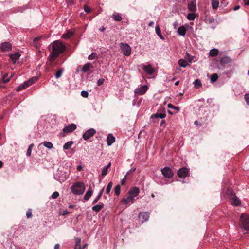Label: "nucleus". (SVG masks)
Returning <instances> with one entry per match:
<instances>
[{"label": "nucleus", "instance_id": "nucleus-64", "mask_svg": "<svg viewBox=\"0 0 249 249\" xmlns=\"http://www.w3.org/2000/svg\"><path fill=\"white\" fill-rule=\"evenodd\" d=\"M245 4L246 5H249V0H244Z\"/></svg>", "mask_w": 249, "mask_h": 249}, {"label": "nucleus", "instance_id": "nucleus-43", "mask_svg": "<svg viewBox=\"0 0 249 249\" xmlns=\"http://www.w3.org/2000/svg\"><path fill=\"white\" fill-rule=\"evenodd\" d=\"M33 146H34V144H31L28 147V148L27 149V153H26V155H27V156H30L31 155L32 149Z\"/></svg>", "mask_w": 249, "mask_h": 249}, {"label": "nucleus", "instance_id": "nucleus-6", "mask_svg": "<svg viewBox=\"0 0 249 249\" xmlns=\"http://www.w3.org/2000/svg\"><path fill=\"white\" fill-rule=\"evenodd\" d=\"M96 133V130L93 128H90L86 131L83 134V138L84 140H88L90 138L92 137Z\"/></svg>", "mask_w": 249, "mask_h": 249}, {"label": "nucleus", "instance_id": "nucleus-24", "mask_svg": "<svg viewBox=\"0 0 249 249\" xmlns=\"http://www.w3.org/2000/svg\"><path fill=\"white\" fill-rule=\"evenodd\" d=\"M219 53V51L218 49L214 48L210 50L209 52V55L212 57H215Z\"/></svg>", "mask_w": 249, "mask_h": 249}, {"label": "nucleus", "instance_id": "nucleus-20", "mask_svg": "<svg viewBox=\"0 0 249 249\" xmlns=\"http://www.w3.org/2000/svg\"><path fill=\"white\" fill-rule=\"evenodd\" d=\"M104 206L103 203L100 202L98 204L92 207V210L95 212H99Z\"/></svg>", "mask_w": 249, "mask_h": 249}, {"label": "nucleus", "instance_id": "nucleus-27", "mask_svg": "<svg viewBox=\"0 0 249 249\" xmlns=\"http://www.w3.org/2000/svg\"><path fill=\"white\" fill-rule=\"evenodd\" d=\"M111 162H109L106 167H105L102 170V176L103 177H104L106 176L108 172V169L111 166Z\"/></svg>", "mask_w": 249, "mask_h": 249}, {"label": "nucleus", "instance_id": "nucleus-46", "mask_svg": "<svg viewBox=\"0 0 249 249\" xmlns=\"http://www.w3.org/2000/svg\"><path fill=\"white\" fill-rule=\"evenodd\" d=\"M59 196V193L58 192L55 191V192H53V194L52 195V198L53 199H55L57 198Z\"/></svg>", "mask_w": 249, "mask_h": 249}, {"label": "nucleus", "instance_id": "nucleus-8", "mask_svg": "<svg viewBox=\"0 0 249 249\" xmlns=\"http://www.w3.org/2000/svg\"><path fill=\"white\" fill-rule=\"evenodd\" d=\"M189 173V170L187 168L183 167L180 168L178 171V175L179 177L184 178L187 177Z\"/></svg>", "mask_w": 249, "mask_h": 249}, {"label": "nucleus", "instance_id": "nucleus-59", "mask_svg": "<svg viewBox=\"0 0 249 249\" xmlns=\"http://www.w3.org/2000/svg\"><path fill=\"white\" fill-rule=\"evenodd\" d=\"M178 21H176L174 22L173 26L175 28H176L178 26Z\"/></svg>", "mask_w": 249, "mask_h": 249}, {"label": "nucleus", "instance_id": "nucleus-58", "mask_svg": "<svg viewBox=\"0 0 249 249\" xmlns=\"http://www.w3.org/2000/svg\"><path fill=\"white\" fill-rule=\"evenodd\" d=\"M66 2L69 4H73L74 2V0H66Z\"/></svg>", "mask_w": 249, "mask_h": 249}, {"label": "nucleus", "instance_id": "nucleus-49", "mask_svg": "<svg viewBox=\"0 0 249 249\" xmlns=\"http://www.w3.org/2000/svg\"><path fill=\"white\" fill-rule=\"evenodd\" d=\"M84 9L85 11L87 13H90L91 12L90 8L89 6H87V5H84Z\"/></svg>", "mask_w": 249, "mask_h": 249}, {"label": "nucleus", "instance_id": "nucleus-39", "mask_svg": "<svg viewBox=\"0 0 249 249\" xmlns=\"http://www.w3.org/2000/svg\"><path fill=\"white\" fill-rule=\"evenodd\" d=\"M194 84L195 85V87L196 88H199L201 86V81L199 79H196L194 82Z\"/></svg>", "mask_w": 249, "mask_h": 249}, {"label": "nucleus", "instance_id": "nucleus-61", "mask_svg": "<svg viewBox=\"0 0 249 249\" xmlns=\"http://www.w3.org/2000/svg\"><path fill=\"white\" fill-rule=\"evenodd\" d=\"M54 249H60V245L59 244H56L54 247Z\"/></svg>", "mask_w": 249, "mask_h": 249}, {"label": "nucleus", "instance_id": "nucleus-9", "mask_svg": "<svg viewBox=\"0 0 249 249\" xmlns=\"http://www.w3.org/2000/svg\"><path fill=\"white\" fill-rule=\"evenodd\" d=\"M149 218V213L148 212H141L139 213V218L142 223L147 221Z\"/></svg>", "mask_w": 249, "mask_h": 249}, {"label": "nucleus", "instance_id": "nucleus-53", "mask_svg": "<svg viewBox=\"0 0 249 249\" xmlns=\"http://www.w3.org/2000/svg\"><path fill=\"white\" fill-rule=\"evenodd\" d=\"M3 80L4 83H7L9 81L10 78L8 77V74H6L4 76Z\"/></svg>", "mask_w": 249, "mask_h": 249}, {"label": "nucleus", "instance_id": "nucleus-29", "mask_svg": "<svg viewBox=\"0 0 249 249\" xmlns=\"http://www.w3.org/2000/svg\"><path fill=\"white\" fill-rule=\"evenodd\" d=\"M74 249H81V238H76L75 239V245Z\"/></svg>", "mask_w": 249, "mask_h": 249}, {"label": "nucleus", "instance_id": "nucleus-52", "mask_svg": "<svg viewBox=\"0 0 249 249\" xmlns=\"http://www.w3.org/2000/svg\"><path fill=\"white\" fill-rule=\"evenodd\" d=\"M81 95L82 97L86 98L88 97L89 93L86 91H82L81 93Z\"/></svg>", "mask_w": 249, "mask_h": 249}, {"label": "nucleus", "instance_id": "nucleus-33", "mask_svg": "<svg viewBox=\"0 0 249 249\" xmlns=\"http://www.w3.org/2000/svg\"><path fill=\"white\" fill-rule=\"evenodd\" d=\"M178 64L181 67L185 68L188 65V63L184 59H181L178 60Z\"/></svg>", "mask_w": 249, "mask_h": 249}, {"label": "nucleus", "instance_id": "nucleus-35", "mask_svg": "<svg viewBox=\"0 0 249 249\" xmlns=\"http://www.w3.org/2000/svg\"><path fill=\"white\" fill-rule=\"evenodd\" d=\"M112 186H113V183L112 182H110L108 183V184H107V188L106 189V193L107 194H109V193L111 190Z\"/></svg>", "mask_w": 249, "mask_h": 249}, {"label": "nucleus", "instance_id": "nucleus-13", "mask_svg": "<svg viewBox=\"0 0 249 249\" xmlns=\"http://www.w3.org/2000/svg\"><path fill=\"white\" fill-rule=\"evenodd\" d=\"M148 87L146 85H144L140 87V88H137L135 90V93L139 95H143L144 94L146 91H147Z\"/></svg>", "mask_w": 249, "mask_h": 249}, {"label": "nucleus", "instance_id": "nucleus-7", "mask_svg": "<svg viewBox=\"0 0 249 249\" xmlns=\"http://www.w3.org/2000/svg\"><path fill=\"white\" fill-rule=\"evenodd\" d=\"M161 172L162 175L167 178H171L173 176V172L172 169L169 167H166L161 169Z\"/></svg>", "mask_w": 249, "mask_h": 249}, {"label": "nucleus", "instance_id": "nucleus-19", "mask_svg": "<svg viewBox=\"0 0 249 249\" xmlns=\"http://www.w3.org/2000/svg\"><path fill=\"white\" fill-rule=\"evenodd\" d=\"M93 65L89 62H88L85 65H84L82 69V71L83 72H86L88 71L90 69L93 68Z\"/></svg>", "mask_w": 249, "mask_h": 249}, {"label": "nucleus", "instance_id": "nucleus-48", "mask_svg": "<svg viewBox=\"0 0 249 249\" xmlns=\"http://www.w3.org/2000/svg\"><path fill=\"white\" fill-rule=\"evenodd\" d=\"M26 216L27 218H31L32 216V213L31 209H28L26 212Z\"/></svg>", "mask_w": 249, "mask_h": 249}, {"label": "nucleus", "instance_id": "nucleus-12", "mask_svg": "<svg viewBox=\"0 0 249 249\" xmlns=\"http://www.w3.org/2000/svg\"><path fill=\"white\" fill-rule=\"evenodd\" d=\"M76 125L74 124H71L68 126H65L63 128V132L64 133H71L76 129Z\"/></svg>", "mask_w": 249, "mask_h": 249}, {"label": "nucleus", "instance_id": "nucleus-2", "mask_svg": "<svg viewBox=\"0 0 249 249\" xmlns=\"http://www.w3.org/2000/svg\"><path fill=\"white\" fill-rule=\"evenodd\" d=\"M226 194L228 196L229 198L232 205L239 206L241 204L239 199L235 195V193L230 188L226 190Z\"/></svg>", "mask_w": 249, "mask_h": 249}, {"label": "nucleus", "instance_id": "nucleus-25", "mask_svg": "<svg viewBox=\"0 0 249 249\" xmlns=\"http://www.w3.org/2000/svg\"><path fill=\"white\" fill-rule=\"evenodd\" d=\"M186 30L184 26L179 27L178 29V33L181 36H184L186 34Z\"/></svg>", "mask_w": 249, "mask_h": 249}, {"label": "nucleus", "instance_id": "nucleus-23", "mask_svg": "<svg viewBox=\"0 0 249 249\" xmlns=\"http://www.w3.org/2000/svg\"><path fill=\"white\" fill-rule=\"evenodd\" d=\"M37 80H38L37 77H33L30 78L29 80L25 81V84H27V86L29 87V86L35 83Z\"/></svg>", "mask_w": 249, "mask_h": 249}, {"label": "nucleus", "instance_id": "nucleus-60", "mask_svg": "<svg viewBox=\"0 0 249 249\" xmlns=\"http://www.w3.org/2000/svg\"><path fill=\"white\" fill-rule=\"evenodd\" d=\"M135 169L130 170H129V171L127 173V174H126V175H127V176L128 175H129V174H130L132 173H133V172H134V171H135Z\"/></svg>", "mask_w": 249, "mask_h": 249}, {"label": "nucleus", "instance_id": "nucleus-44", "mask_svg": "<svg viewBox=\"0 0 249 249\" xmlns=\"http://www.w3.org/2000/svg\"><path fill=\"white\" fill-rule=\"evenodd\" d=\"M97 57V55L96 53H92L90 55H89L88 57V59L89 60H93L94 59Z\"/></svg>", "mask_w": 249, "mask_h": 249}, {"label": "nucleus", "instance_id": "nucleus-10", "mask_svg": "<svg viewBox=\"0 0 249 249\" xmlns=\"http://www.w3.org/2000/svg\"><path fill=\"white\" fill-rule=\"evenodd\" d=\"M220 64L225 67L227 65H229L231 62V59L230 57L227 56H224L220 58Z\"/></svg>", "mask_w": 249, "mask_h": 249}, {"label": "nucleus", "instance_id": "nucleus-34", "mask_svg": "<svg viewBox=\"0 0 249 249\" xmlns=\"http://www.w3.org/2000/svg\"><path fill=\"white\" fill-rule=\"evenodd\" d=\"M73 35V33L71 31H67L66 33L62 35V37L65 39L70 38Z\"/></svg>", "mask_w": 249, "mask_h": 249}, {"label": "nucleus", "instance_id": "nucleus-4", "mask_svg": "<svg viewBox=\"0 0 249 249\" xmlns=\"http://www.w3.org/2000/svg\"><path fill=\"white\" fill-rule=\"evenodd\" d=\"M239 223L240 228L244 229L245 230H249V215L247 214H242Z\"/></svg>", "mask_w": 249, "mask_h": 249}, {"label": "nucleus", "instance_id": "nucleus-14", "mask_svg": "<svg viewBox=\"0 0 249 249\" xmlns=\"http://www.w3.org/2000/svg\"><path fill=\"white\" fill-rule=\"evenodd\" d=\"M135 200L133 197L128 195V196H125V197L122 199L121 202L124 204H128L129 203H133Z\"/></svg>", "mask_w": 249, "mask_h": 249}, {"label": "nucleus", "instance_id": "nucleus-41", "mask_svg": "<svg viewBox=\"0 0 249 249\" xmlns=\"http://www.w3.org/2000/svg\"><path fill=\"white\" fill-rule=\"evenodd\" d=\"M41 38H42V37H36L34 39L33 43L34 44L35 46H36V47H37L40 45V43L39 42V41L40 40V39Z\"/></svg>", "mask_w": 249, "mask_h": 249}, {"label": "nucleus", "instance_id": "nucleus-36", "mask_svg": "<svg viewBox=\"0 0 249 249\" xmlns=\"http://www.w3.org/2000/svg\"><path fill=\"white\" fill-rule=\"evenodd\" d=\"M218 78V75L216 73L213 74L211 77V81L212 83L215 82L217 80Z\"/></svg>", "mask_w": 249, "mask_h": 249}, {"label": "nucleus", "instance_id": "nucleus-54", "mask_svg": "<svg viewBox=\"0 0 249 249\" xmlns=\"http://www.w3.org/2000/svg\"><path fill=\"white\" fill-rule=\"evenodd\" d=\"M105 81V79L103 78L99 79L97 81L98 86H100L102 85Z\"/></svg>", "mask_w": 249, "mask_h": 249}, {"label": "nucleus", "instance_id": "nucleus-32", "mask_svg": "<svg viewBox=\"0 0 249 249\" xmlns=\"http://www.w3.org/2000/svg\"><path fill=\"white\" fill-rule=\"evenodd\" d=\"M73 144V141H69L66 142L63 146L64 150H67L70 149L72 145Z\"/></svg>", "mask_w": 249, "mask_h": 249}, {"label": "nucleus", "instance_id": "nucleus-31", "mask_svg": "<svg viewBox=\"0 0 249 249\" xmlns=\"http://www.w3.org/2000/svg\"><path fill=\"white\" fill-rule=\"evenodd\" d=\"M198 15L195 13H189L187 16V18L189 20H194L196 17Z\"/></svg>", "mask_w": 249, "mask_h": 249}, {"label": "nucleus", "instance_id": "nucleus-5", "mask_svg": "<svg viewBox=\"0 0 249 249\" xmlns=\"http://www.w3.org/2000/svg\"><path fill=\"white\" fill-rule=\"evenodd\" d=\"M120 48L122 52L125 56H129L130 55L131 52V48L127 44L121 43Z\"/></svg>", "mask_w": 249, "mask_h": 249}, {"label": "nucleus", "instance_id": "nucleus-62", "mask_svg": "<svg viewBox=\"0 0 249 249\" xmlns=\"http://www.w3.org/2000/svg\"><path fill=\"white\" fill-rule=\"evenodd\" d=\"M104 188H103L99 192V194H98V195L100 196H102V194H103V192L104 191Z\"/></svg>", "mask_w": 249, "mask_h": 249}, {"label": "nucleus", "instance_id": "nucleus-47", "mask_svg": "<svg viewBox=\"0 0 249 249\" xmlns=\"http://www.w3.org/2000/svg\"><path fill=\"white\" fill-rule=\"evenodd\" d=\"M228 4L227 0H222L220 3V7H224L226 6Z\"/></svg>", "mask_w": 249, "mask_h": 249}, {"label": "nucleus", "instance_id": "nucleus-55", "mask_svg": "<svg viewBox=\"0 0 249 249\" xmlns=\"http://www.w3.org/2000/svg\"><path fill=\"white\" fill-rule=\"evenodd\" d=\"M101 196H99L98 195V196H96V197L94 199V200H93V203L92 204H95L96 203H97L99 200L100 199V198H101Z\"/></svg>", "mask_w": 249, "mask_h": 249}, {"label": "nucleus", "instance_id": "nucleus-56", "mask_svg": "<svg viewBox=\"0 0 249 249\" xmlns=\"http://www.w3.org/2000/svg\"><path fill=\"white\" fill-rule=\"evenodd\" d=\"M126 178H127V175H125V177L121 181L122 185H124L125 184Z\"/></svg>", "mask_w": 249, "mask_h": 249}, {"label": "nucleus", "instance_id": "nucleus-15", "mask_svg": "<svg viewBox=\"0 0 249 249\" xmlns=\"http://www.w3.org/2000/svg\"><path fill=\"white\" fill-rule=\"evenodd\" d=\"M196 0H193L188 4V8L189 11L195 12L196 10Z\"/></svg>", "mask_w": 249, "mask_h": 249}, {"label": "nucleus", "instance_id": "nucleus-45", "mask_svg": "<svg viewBox=\"0 0 249 249\" xmlns=\"http://www.w3.org/2000/svg\"><path fill=\"white\" fill-rule=\"evenodd\" d=\"M168 107L169 108H172V109L176 110L177 111V112H178L179 110V108L178 107L174 106L171 104H168Z\"/></svg>", "mask_w": 249, "mask_h": 249}, {"label": "nucleus", "instance_id": "nucleus-11", "mask_svg": "<svg viewBox=\"0 0 249 249\" xmlns=\"http://www.w3.org/2000/svg\"><path fill=\"white\" fill-rule=\"evenodd\" d=\"M139 192V188L136 187H134L130 189L128 192V194L135 198L138 195Z\"/></svg>", "mask_w": 249, "mask_h": 249}, {"label": "nucleus", "instance_id": "nucleus-28", "mask_svg": "<svg viewBox=\"0 0 249 249\" xmlns=\"http://www.w3.org/2000/svg\"><path fill=\"white\" fill-rule=\"evenodd\" d=\"M212 6L213 9H216L218 8L219 5V1L218 0H211Z\"/></svg>", "mask_w": 249, "mask_h": 249}, {"label": "nucleus", "instance_id": "nucleus-40", "mask_svg": "<svg viewBox=\"0 0 249 249\" xmlns=\"http://www.w3.org/2000/svg\"><path fill=\"white\" fill-rule=\"evenodd\" d=\"M121 187L119 185H116L114 188V192L116 195L118 196L120 193Z\"/></svg>", "mask_w": 249, "mask_h": 249}, {"label": "nucleus", "instance_id": "nucleus-21", "mask_svg": "<svg viewBox=\"0 0 249 249\" xmlns=\"http://www.w3.org/2000/svg\"><path fill=\"white\" fill-rule=\"evenodd\" d=\"M20 56V54L19 53H16L10 55V57L14 63H15L17 60H18Z\"/></svg>", "mask_w": 249, "mask_h": 249}, {"label": "nucleus", "instance_id": "nucleus-50", "mask_svg": "<svg viewBox=\"0 0 249 249\" xmlns=\"http://www.w3.org/2000/svg\"><path fill=\"white\" fill-rule=\"evenodd\" d=\"M155 30H156V33L158 36H159V35H160L161 34L160 27L159 25H157L156 27Z\"/></svg>", "mask_w": 249, "mask_h": 249}, {"label": "nucleus", "instance_id": "nucleus-63", "mask_svg": "<svg viewBox=\"0 0 249 249\" xmlns=\"http://www.w3.org/2000/svg\"><path fill=\"white\" fill-rule=\"evenodd\" d=\"M69 213V212L66 210V211H63V212L62 213V215H67V214H68Z\"/></svg>", "mask_w": 249, "mask_h": 249}, {"label": "nucleus", "instance_id": "nucleus-57", "mask_svg": "<svg viewBox=\"0 0 249 249\" xmlns=\"http://www.w3.org/2000/svg\"><path fill=\"white\" fill-rule=\"evenodd\" d=\"M186 56H187L188 57H191V59H189V62L191 63L193 59V57L192 56H191L188 53H186Z\"/></svg>", "mask_w": 249, "mask_h": 249}, {"label": "nucleus", "instance_id": "nucleus-17", "mask_svg": "<svg viewBox=\"0 0 249 249\" xmlns=\"http://www.w3.org/2000/svg\"><path fill=\"white\" fill-rule=\"evenodd\" d=\"M12 45L9 42H5L1 44V48L3 52L8 51L11 49Z\"/></svg>", "mask_w": 249, "mask_h": 249}, {"label": "nucleus", "instance_id": "nucleus-26", "mask_svg": "<svg viewBox=\"0 0 249 249\" xmlns=\"http://www.w3.org/2000/svg\"><path fill=\"white\" fill-rule=\"evenodd\" d=\"M166 117V114L164 113H157L155 114L152 115L151 116V118H164Z\"/></svg>", "mask_w": 249, "mask_h": 249}, {"label": "nucleus", "instance_id": "nucleus-22", "mask_svg": "<svg viewBox=\"0 0 249 249\" xmlns=\"http://www.w3.org/2000/svg\"><path fill=\"white\" fill-rule=\"evenodd\" d=\"M92 193H93V191L91 190V189L90 188H89V189L87 191V192L86 193V194L84 196V200L85 201L88 200L89 199V198L91 197V196L92 194Z\"/></svg>", "mask_w": 249, "mask_h": 249}, {"label": "nucleus", "instance_id": "nucleus-30", "mask_svg": "<svg viewBox=\"0 0 249 249\" xmlns=\"http://www.w3.org/2000/svg\"><path fill=\"white\" fill-rule=\"evenodd\" d=\"M113 18L115 21H121L122 19L121 16L118 13H114L113 14Z\"/></svg>", "mask_w": 249, "mask_h": 249}, {"label": "nucleus", "instance_id": "nucleus-3", "mask_svg": "<svg viewBox=\"0 0 249 249\" xmlns=\"http://www.w3.org/2000/svg\"><path fill=\"white\" fill-rule=\"evenodd\" d=\"M85 189L84 184L82 182H76L71 187V192L75 195L82 194Z\"/></svg>", "mask_w": 249, "mask_h": 249}, {"label": "nucleus", "instance_id": "nucleus-16", "mask_svg": "<svg viewBox=\"0 0 249 249\" xmlns=\"http://www.w3.org/2000/svg\"><path fill=\"white\" fill-rule=\"evenodd\" d=\"M143 69L149 75H152L154 72V69L151 65H144Z\"/></svg>", "mask_w": 249, "mask_h": 249}, {"label": "nucleus", "instance_id": "nucleus-37", "mask_svg": "<svg viewBox=\"0 0 249 249\" xmlns=\"http://www.w3.org/2000/svg\"><path fill=\"white\" fill-rule=\"evenodd\" d=\"M43 145L49 149H52L53 148V144L49 142H44L43 143Z\"/></svg>", "mask_w": 249, "mask_h": 249}, {"label": "nucleus", "instance_id": "nucleus-38", "mask_svg": "<svg viewBox=\"0 0 249 249\" xmlns=\"http://www.w3.org/2000/svg\"><path fill=\"white\" fill-rule=\"evenodd\" d=\"M27 87H28L27 85V84H25V82L23 84H21V85H19V86L17 88V91H20V90H22L23 89H25V88H27Z\"/></svg>", "mask_w": 249, "mask_h": 249}, {"label": "nucleus", "instance_id": "nucleus-18", "mask_svg": "<svg viewBox=\"0 0 249 249\" xmlns=\"http://www.w3.org/2000/svg\"><path fill=\"white\" fill-rule=\"evenodd\" d=\"M107 143L108 146L111 145L115 142V138L111 134H109L107 137Z\"/></svg>", "mask_w": 249, "mask_h": 249}, {"label": "nucleus", "instance_id": "nucleus-51", "mask_svg": "<svg viewBox=\"0 0 249 249\" xmlns=\"http://www.w3.org/2000/svg\"><path fill=\"white\" fill-rule=\"evenodd\" d=\"M245 100L247 105H249V94L247 93L244 96Z\"/></svg>", "mask_w": 249, "mask_h": 249}, {"label": "nucleus", "instance_id": "nucleus-1", "mask_svg": "<svg viewBox=\"0 0 249 249\" xmlns=\"http://www.w3.org/2000/svg\"><path fill=\"white\" fill-rule=\"evenodd\" d=\"M52 46L49 60L50 62H53L58 55L63 53L66 50V46L63 42L60 40H56L53 42L50 46Z\"/></svg>", "mask_w": 249, "mask_h": 249}, {"label": "nucleus", "instance_id": "nucleus-42", "mask_svg": "<svg viewBox=\"0 0 249 249\" xmlns=\"http://www.w3.org/2000/svg\"><path fill=\"white\" fill-rule=\"evenodd\" d=\"M62 72L63 70L62 69L58 70L55 74V77L56 78H60L62 75Z\"/></svg>", "mask_w": 249, "mask_h": 249}]
</instances>
